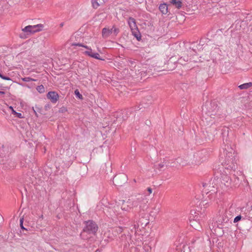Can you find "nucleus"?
<instances>
[{"instance_id":"f257e3e1","label":"nucleus","mask_w":252,"mask_h":252,"mask_svg":"<svg viewBox=\"0 0 252 252\" xmlns=\"http://www.w3.org/2000/svg\"><path fill=\"white\" fill-rule=\"evenodd\" d=\"M142 200V199L137 198L134 200L128 199L126 201H123L121 209L124 211L129 212L132 209L137 208L138 206L141 207Z\"/></svg>"},{"instance_id":"f03ea898","label":"nucleus","mask_w":252,"mask_h":252,"mask_svg":"<svg viewBox=\"0 0 252 252\" xmlns=\"http://www.w3.org/2000/svg\"><path fill=\"white\" fill-rule=\"evenodd\" d=\"M72 46H78L80 47H83L87 49L86 51H84L83 49H81V51L85 55L88 56L91 58L97 59V60H103L102 59L100 58V55L97 53H94L93 52L92 49L86 45H84L83 44H80V43H72Z\"/></svg>"},{"instance_id":"7ed1b4c3","label":"nucleus","mask_w":252,"mask_h":252,"mask_svg":"<svg viewBox=\"0 0 252 252\" xmlns=\"http://www.w3.org/2000/svg\"><path fill=\"white\" fill-rule=\"evenodd\" d=\"M44 26L43 24H39L35 25H29L22 29L23 32L29 35L43 30Z\"/></svg>"},{"instance_id":"20e7f679","label":"nucleus","mask_w":252,"mask_h":252,"mask_svg":"<svg viewBox=\"0 0 252 252\" xmlns=\"http://www.w3.org/2000/svg\"><path fill=\"white\" fill-rule=\"evenodd\" d=\"M119 32V29L114 26L111 28H104L102 30V36L103 38H107L111 35L116 36Z\"/></svg>"},{"instance_id":"39448f33","label":"nucleus","mask_w":252,"mask_h":252,"mask_svg":"<svg viewBox=\"0 0 252 252\" xmlns=\"http://www.w3.org/2000/svg\"><path fill=\"white\" fill-rule=\"evenodd\" d=\"M128 24L132 32L133 35L138 39L139 32L135 20L131 17L129 18Z\"/></svg>"},{"instance_id":"423d86ee","label":"nucleus","mask_w":252,"mask_h":252,"mask_svg":"<svg viewBox=\"0 0 252 252\" xmlns=\"http://www.w3.org/2000/svg\"><path fill=\"white\" fill-rule=\"evenodd\" d=\"M97 228L96 224L94 222L88 221L86 222V227L84 230L89 233L95 234L97 230Z\"/></svg>"},{"instance_id":"0eeeda50","label":"nucleus","mask_w":252,"mask_h":252,"mask_svg":"<svg viewBox=\"0 0 252 252\" xmlns=\"http://www.w3.org/2000/svg\"><path fill=\"white\" fill-rule=\"evenodd\" d=\"M222 188L224 189H229L231 188V179L227 176H224L221 180Z\"/></svg>"},{"instance_id":"6e6552de","label":"nucleus","mask_w":252,"mask_h":252,"mask_svg":"<svg viewBox=\"0 0 252 252\" xmlns=\"http://www.w3.org/2000/svg\"><path fill=\"white\" fill-rule=\"evenodd\" d=\"M47 97L53 103H56L59 99V95L55 92H49L47 95Z\"/></svg>"},{"instance_id":"1a4fd4ad","label":"nucleus","mask_w":252,"mask_h":252,"mask_svg":"<svg viewBox=\"0 0 252 252\" xmlns=\"http://www.w3.org/2000/svg\"><path fill=\"white\" fill-rule=\"evenodd\" d=\"M105 2V0H91L92 6L94 9H97Z\"/></svg>"},{"instance_id":"9d476101","label":"nucleus","mask_w":252,"mask_h":252,"mask_svg":"<svg viewBox=\"0 0 252 252\" xmlns=\"http://www.w3.org/2000/svg\"><path fill=\"white\" fill-rule=\"evenodd\" d=\"M112 231V234H113L114 238L118 235L123 232V228L121 227H116L110 229Z\"/></svg>"},{"instance_id":"9b49d317","label":"nucleus","mask_w":252,"mask_h":252,"mask_svg":"<svg viewBox=\"0 0 252 252\" xmlns=\"http://www.w3.org/2000/svg\"><path fill=\"white\" fill-rule=\"evenodd\" d=\"M159 9L163 14H166L168 12V7L165 3L159 5Z\"/></svg>"},{"instance_id":"f8f14e48","label":"nucleus","mask_w":252,"mask_h":252,"mask_svg":"<svg viewBox=\"0 0 252 252\" xmlns=\"http://www.w3.org/2000/svg\"><path fill=\"white\" fill-rule=\"evenodd\" d=\"M170 2L178 9H180L182 7V3L180 0H171Z\"/></svg>"},{"instance_id":"ddd939ff","label":"nucleus","mask_w":252,"mask_h":252,"mask_svg":"<svg viewBox=\"0 0 252 252\" xmlns=\"http://www.w3.org/2000/svg\"><path fill=\"white\" fill-rule=\"evenodd\" d=\"M191 226L194 228L197 229L200 228V224L195 220H190Z\"/></svg>"},{"instance_id":"4468645a","label":"nucleus","mask_w":252,"mask_h":252,"mask_svg":"<svg viewBox=\"0 0 252 252\" xmlns=\"http://www.w3.org/2000/svg\"><path fill=\"white\" fill-rule=\"evenodd\" d=\"M166 166V162L164 161L161 162L156 166V169L159 170H162Z\"/></svg>"},{"instance_id":"2eb2a0df","label":"nucleus","mask_w":252,"mask_h":252,"mask_svg":"<svg viewBox=\"0 0 252 252\" xmlns=\"http://www.w3.org/2000/svg\"><path fill=\"white\" fill-rule=\"evenodd\" d=\"M252 86V83L251 82L245 83L242 84L239 86V88L241 89H247Z\"/></svg>"},{"instance_id":"dca6fc26","label":"nucleus","mask_w":252,"mask_h":252,"mask_svg":"<svg viewBox=\"0 0 252 252\" xmlns=\"http://www.w3.org/2000/svg\"><path fill=\"white\" fill-rule=\"evenodd\" d=\"M104 235L106 237H107L110 239H113L114 238L113 234H112V231L111 229H109L107 231H106L104 233Z\"/></svg>"},{"instance_id":"f3484780","label":"nucleus","mask_w":252,"mask_h":252,"mask_svg":"<svg viewBox=\"0 0 252 252\" xmlns=\"http://www.w3.org/2000/svg\"><path fill=\"white\" fill-rule=\"evenodd\" d=\"M36 90L39 93H43L45 92V89H44V87L43 85H40V86H38L37 88H36Z\"/></svg>"},{"instance_id":"a211bd4d","label":"nucleus","mask_w":252,"mask_h":252,"mask_svg":"<svg viewBox=\"0 0 252 252\" xmlns=\"http://www.w3.org/2000/svg\"><path fill=\"white\" fill-rule=\"evenodd\" d=\"M22 80L25 82L36 81V80L32 79L30 77L22 78Z\"/></svg>"},{"instance_id":"6ab92c4d","label":"nucleus","mask_w":252,"mask_h":252,"mask_svg":"<svg viewBox=\"0 0 252 252\" xmlns=\"http://www.w3.org/2000/svg\"><path fill=\"white\" fill-rule=\"evenodd\" d=\"M74 94L77 97H78L80 99H82L83 96L81 94H80L78 90H76L74 92Z\"/></svg>"},{"instance_id":"aec40b11","label":"nucleus","mask_w":252,"mask_h":252,"mask_svg":"<svg viewBox=\"0 0 252 252\" xmlns=\"http://www.w3.org/2000/svg\"><path fill=\"white\" fill-rule=\"evenodd\" d=\"M241 218H242V217L240 215L236 217L234 219V223L237 222L238 221H239V220H241Z\"/></svg>"},{"instance_id":"412c9836","label":"nucleus","mask_w":252,"mask_h":252,"mask_svg":"<svg viewBox=\"0 0 252 252\" xmlns=\"http://www.w3.org/2000/svg\"><path fill=\"white\" fill-rule=\"evenodd\" d=\"M0 77L5 80H11V79L9 77H6L3 76L0 73Z\"/></svg>"},{"instance_id":"4be33fe9","label":"nucleus","mask_w":252,"mask_h":252,"mask_svg":"<svg viewBox=\"0 0 252 252\" xmlns=\"http://www.w3.org/2000/svg\"><path fill=\"white\" fill-rule=\"evenodd\" d=\"M14 115H15L18 118H23V116H22V115L21 113L16 112V113Z\"/></svg>"},{"instance_id":"5701e85b","label":"nucleus","mask_w":252,"mask_h":252,"mask_svg":"<svg viewBox=\"0 0 252 252\" xmlns=\"http://www.w3.org/2000/svg\"><path fill=\"white\" fill-rule=\"evenodd\" d=\"M9 108L12 111V113L14 115L16 113V112L13 109V107L12 106H9Z\"/></svg>"},{"instance_id":"b1692460","label":"nucleus","mask_w":252,"mask_h":252,"mask_svg":"<svg viewBox=\"0 0 252 252\" xmlns=\"http://www.w3.org/2000/svg\"><path fill=\"white\" fill-rule=\"evenodd\" d=\"M147 191H148L149 194H151L153 191L152 189L151 188H148L147 189Z\"/></svg>"},{"instance_id":"393cba45","label":"nucleus","mask_w":252,"mask_h":252,"mask_svg":"<svg viewBox=\"0 0 252 252\" xmlns=\"http://www.w3.org/2000/svg\"><path fill=\"white\" fill-rule=\"evenodd\" d=\"M20 37L21 38H26V37L25 36V34L23 33H21L20 35Z\"/></svg>"},{"instance_id":"a878e982","label":"nucleus","mask_w":252,"mask_h":252,"mask_svg":"<svg viewBox=\"0 0 252 252\" xmlns=\"http://www.w3.org/2000/svg\"><path fill=\"white\" fill-rule=\"evenodd\" d=\"M23 221H24V219L22 218L20 219V225H22L23 224Z\"/></svg>"},{"instance_id":"bb28decb","label":"nucleus","mask_w":252,"mask_h":252,"mask_svg":"<svg viewBox=\"0 0 252 252\" xmlns=\"http://www.w3.org/2000/svg\"><path fill=\"white\" fill-rule=\"evenodd\" d=\"M64 25V23H62L60 24V27H63Z\"/></svg>"},{"instance_id":"cd10ccee","label":"nucleus","mask_w":252,"mask_h":252,"mask_svg":"<svg viewBox=\"0 0 252 252\" xmlns=\"http://www.w3.org/2000/svg\"><path fill=\"white\" fill-rule=\"evenodd\" d=\"M5 93L3 91H0V94H4Z\"/></svg>"},{"instance_id":"c85d7f7f","label":"nucleus","mask_w":252,"mask_h":252,"mask_svg":"<svg viewBox=\"0 0 252 252\" xmlns=\"http://www.w3.org/2000/svg\"><path fill=\"white\" fill-rule=\"evenodd\" d=\"M21 226V228L22 229H25V228H24V227L23 226V225H20Z\"/></svg>"},{"instance_id":"c756f323","label":"nucleus","mask_w":252,"mask_h":252,"mask_svg":"<svg viewBox=\"0 0 252 252\" xmlns=\"http://www.w3.org/2000/svg\"><path fill=\"white\" fill-rule=\"evenodd\" d=\"M117 179H118V177H115L114 178V180H117Z\"/></svg>"}]
</instances>
